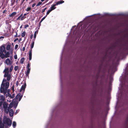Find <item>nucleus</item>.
Wrapping results in <instances>:
<instances>
[{
  "label": "nucleus",
  "instance_id": "6e6552de",
  "mask_svg": "<svg viewBox=\"0 0 128 128\" xmlns=\"http://www.w3.org/2000/svg\"><path fill=\"white\" fill-rule=\"evenodd\" d=\"M6 80H5L3 79L2 81V84H3L4 85V87L6 86V89H7L9 86V83L8 82H6L5 83H4L3 82H6Z\"/></svg>",
  "mask_w": 128,
  "mask_h": 128
},
{
  "label": "nucleus",
  "instance_id": "4d7b16f0",
  "mask_svg": "<svg viewBox=\"0 0 128 128\" xmlns=\"http://www.w3.org/2000/svg\"><path fill=\"white\" fill-rule=\"evenodd\" d=\"M34 0H32L30 2V4L32 2H33Z\"/></svg>",
  "mask_w": 128,
  "mask_h": 128
},
{
  "label": "nucleus",
  "instance_id": "a211bd4d",
  "mask_svg": "<svg viewBox=\"0 0 128 128\" xmlns=\"http://www.w3.org/2000/svg\"><path fill=\"white\" fill-rule=\"evenodd\" d=\"M33 41H32V42L31 44V49L32 50V48H33L34 44V40H33Z\"/></svg>",
  "mask_w": 128,
  "mask_h": 128
},
{
  "label": "nucleus",
  "instance_id": "3c124183",
  "mask_svg": "<svg viewBox=\"0 0 128 128\" xmlns=\"http://www.w3.org/2000/svg\"><path fill=\"white\" fill-rule=\"evenodd\" d=\"M25 0H23L22 2V3H21V5L24 2V1H25Z\"/></svg>",
  "mask_w": 128,
  "mask_h": 128
},
{
  "label": "nucleus",
  "instance_id": "bf43d9fd",
  "mask_svg": "<svg viewBox=\"0 0 128 128\" xmlns=\"http://www.w3.org/2000/svg\"><path fill=\"white\" fill-rule=\"evenodd\" d=\"M22 14L19 16L20 17H22Z\"/></svg>",
  "mask_w": 128,
  "mask_h": 128
},
{
  "label": "nucleus",
  "instance_id": "9b49d317",
  "mask_svg": "<svg viewBox=\"0 0 128 128\" xmlns=\"http://www.w3.org/2000/svg\"><path fill=\"white\" fill-rule=\"evenodd\" d=\"M8 112H9V114L10 117H12L13 116L14 112L12 109H10V110H9Z\"/></svg>",
  "mask_w": 128,
  "mask_h": 128
},
{
  "label": "nucleus",
  "instance_id": "c9c22d12",
  "mask_svg": "<svg viewBox=\"0 0 128 128\" xmlns=\"http://www.w3.org/2000/svg\"><path fill=\"white\" fill-rule=\"evenodd\" d=\"M126 126H127L128 124V119L126 118Z\"/></svg>",
  "mask_w": 128,
  "mask_h": 128
},
{
  "label": "nucleus",
  "instance_id": "0eeeda50",
  "mask_svg": "<svg viewBox=\"0 0 128 128\" xmlns=\"http://www.w3.org/2000/svg\"><path fill=\"white\" fill-rule=\"evenodd\" d=\"M26 83L25 84L22 86L20 89V92H21L22 91V90H23V91L22 92V93H23V94L24 93V91H25V88H26Z\"/></svg>",
  "mask_w": 128,
  "mask_h": 128
},
{
  "label": "nucleus",
  "instance_id": "f704fd0d",
  "mask_svg": "<svg viewBox=\"0 0 128 128\" xmlns=\"http://www.w3.org/2000/svg\"><path fill=\"white\" fill-rule=\"evenodd\" d=\"M26 44H25V46L24 47L22 48V51H24L25 50V48L26 46Z\"/></svg>",
  "mask_w": 128,
  "mask_h": 128
},
{
  "label": "nucleus",
  "instance_id": "b1692460",
  "mask_svg": "<svg viewBox=\"0 0 128 128\" xmlns=\"http://www.w3.org/2000/svg\"><path fill=\"white\" fill-rule=\"evenodd\" d=\"M15 0H12L11 1V6H12L14 4Z\"/></svg>",
  "mask_w": 128,
  "mask_h": 128
},
{
  "label": "nucleus",
  "instance_id": "6e6d98bb",
  "mask_svg": "<svg viewBox=\"0 0 128 128\" xmlns=\"http://www.w3.org/2000/svg\"><path fill=\"white\" fill-rule=\"evenodd\" d=\"M12 90L13 91H14V86H12Z\"/></svg>",
  "mask_w": 128,
  "mask_h": 128
},
{
  "label": "nucleus",
  "instance_id": "7ed1b4c3",
  "mask_svg": "<svg viewBox=\"0 0 128 128\" xmlns=\"http://www.w3.org/2000/svg\"><path fill=\"white\" fill-rule=\"evenodd\" d=\"M8 104L6 102H4L3 104V107L4 110H5V113L8 114V112L9 110L7 106Z\"/></svg>",
  "mask_w": 128,
  "mask_h": 128
},
{
  "label": "nucleus",
  "instance_id": "2f4dec72",
  "mask_svg": "<svg viewBox=\"0 0 128 128\" xmlns=\"http://www.w3.org/2000/svg\"><path fill=\"white\" fill-rule=\"evenodd\" d=\"M18 68V66H15L14 67V69L16 71Z\"/></svg>",
  "mask_w": 128,
  "mask_h": 128
},
{
  "label": "nucleus",
  "instance_id": "6ab92c4d",
  "mask_svg": "<svg viewBox=\"0 0 128 128\" xmlns=\"http://www.w3.org/2000/svg\"><path fill=\"white\" fill-rule=\"evenodd\" d=\"M12 126L14 128H15L16 126V123L14 121L12 123Z\"/></svg>",
  "mask_w": 128,
  "mask_h": 128
},
{
  "label": "nucleus",
  "instance_id": "69168bd1",
  "mask_svg": "<svg viewBox=\"0 0 128 128\" xmlns=\"http://www.w3.org/2000/svg\"><path fill=\"white\" fill-rule=\"evenodd\" d=\"M12 58V56H10V59H11V58Z\"/></svg>",
  "mask_w": 128,
  "mask_h": 128
},
{
  "label": "nucleus",
  "instance_id": "bb28decb",
  "mask_svg": "<svg viewBox=\"0 0 128 128\" xmlns=\"http://www.w3.org/2000/svg\"><path fill=\"white\" fill-rule=\"evenodd\" d=\"M26 34L25 31L23 32L21 34V36L22 37H24L25 36Z\"/></svg>",
  "mask_w": 128,
  "mask_h": 128
},
{
  "label": "nucleus",
  "instance_id": "e433bc0d",
  "mask_svg": "<svg viewBox=\"0 0 128 128\" xmlns=\"http://www.w3.org/2000/svg\"><path fill=\"white\" fill-rule=\"evenodd\" d=\"M18 105L17 104H14V107L15 109L16 108Z\"/></svg>",
  "mask_w": 128,
  "mask_h": 128
},
{
  "label": "nucleus",
  "instance_id": "4be33fe9",
  "mask_svg": "<svg viewBox=\"0 0 128 128\" xmlns=\"http://www.w3.org/2000/svg\"><path fill=\"white\" fill-rule=\"evenodd\" d=\"M3 55L4 56V54L0 52V57H1L2 59H3Z\"/></svg>",
  "mask_w": 128,
  "mask_h": 128
},
{
  "label": "nucleus",
  "instance_id": "ea45409f",
  "mask_svg": "<svg viewBox=\"0 0 128 128\" xmlns=\"http://www.w3.org/2000/svg\"><path fill=\"white\" fill-rule=\"evenodd\" d=\"M29 26V25L28 24H26L25 25V26L24 27V28H26L28 27Z\"/></svg>",
  "mask_w": 128,
  "mask_h": 128
},
{
  "label": "nucleus",
  "instance_id": "412c9836",
  "mask_svg": "<svg viewBox=\"0 0 128 128\" xmlns=\"http://www.w3.org/2000/svg\"><path fill=\"white\" fill-rule=\"evenodd\" d=\"M38 32V31L37 30L35 32L34 34V37L35 39L36 37V34H37ZM35 39H34V40H35Z\"/></svg>",
  "mask_w": 128,
  "mask_h": 128
},
{
  "label": "nucleus",
  "instance_id": "c756f323",
  "mask_svg": "<svg viewBox=\"0 0 128 128\" xmlns=\"http://www.w3.org/2000/svg\"><path fill=\"white\" fill-rule=\"evenodd\" d=\"M26 17L24 16H23L20 19V20H22L24 19L25 18H26Z\"/></svg>",
  "mask_w": 128,
  "mask_h": 128
},
{
  "label": "nucleus",
  "instance_id": "f03ea898",
  "mask_svg": "<svg viewBox=\"0 0 128 128\" xmlns=\"http://www.w3.org/2000/svg\"><path fill=\"white\" fill-rule=\"evenodd\" d=\"M64 2V1L63 0H60L56 4H53L51 7L50 9L52 11L56 8V7H55L56 5L62 4Z\"/></svg>",
  "mask_w": 128,
  "mask_h": 128
},
{
  "label": "nucleus",
  "instance_id": "dca6fc26",
  "mask_svg": "<svg viewBox=\"0 0 128 128\" xmlns=\"http://www.w3.org/2000/svg\"><path fill=\"white\" fill-rule=\"evenodd\" d=\"M4 72L6 74H8L9 70L8 68H5L4 70Z\"/></svg>",
  "mask_w": 128,
  "mask_h": 128
},
{
  "label": "nucleus",
  "instance_id": "49530a36",
  "mask_svg": "<svg viewBox=\"0 0 128 128\" xmlns=\"http://www.w3.org/2000/svg\"><path fill=\"white\" fill-rule=\"evenodd\" d=\"M36 5V3H34V4H33L32 5V8H33L34 7V6H35V5Z\"/></svg>",
  "mask_w": 128,
  "mask_h": 128
},
{
  "label": "nucleus",
  "instance_id": "a878e982",
  "mask_svg": "<svg viewBox=\"0 0 128 128\" xmlns=\"http://www.w3.org/2000/svg\"><path fill=\"white\" fill-rule=\"evenodd\" d=\"M46 16H47V15H46L43 18H42V19L41 20H40V24L43 21V20H44L45 19V18H46Z\"/></svg>",
  "mask_w": 128,
  "mask_h": 128
},
{
  "label": "nucleus",
  "instance_id": "7c9ffc66",
  "mask_svg": "<svg viewBox=\"0 0 128 128\" xmlns=\"http://www.w3.org/2000/svg\"><path fill=\"white\" fill-rule=\"evenodd\" d=\"M52 11L50 10H48V11L46 12V15L47 16L48 15V14L50 12Z\"/></svg>",
  "mask_w": 128,
  "mask_h": 128
},
{
  "label": "nucleus",
  "instance_id": "79ce46f5",
  "mask_svg": "<svg viewBox=\"0 0 128 128\" xmlns=\"http://www.w3.org/2000/svg\"><path fill=\"white\" fill-rule=\"evenodd\" d=\"M19 110H16V112L14 113V114L16 115V114L19 112Z\"/></svg>",
  "mask_w": 128,
  "mask_h": 128
},
{
  "label": "nucleus",
  "instance_id": "2eb2a0df",
  "mask_svg": "<svg viewBox=\"0 0 128 128\" xmlns=\"http://www.w3.org/2000/svg\"><path fill=\"white\" fill-rule=\"evenodd\" d=\"M30 68H28V69H27V70L26 71V76H28V75L30 73Z\"/></svg>",
  "mask_w": 128,
  "mask_h": 128
},
{
  "label": "nucleus",
  "instance_id": "58836bf2",
  "mask_svg": "<svg viewBox=\"0 0 128 128\" xmlns=\"http://www.w3.org/2000/svg\"><path fill=\"white\" fill-rule=\"evenodd\" d=\"M126 72L127 74H128V65L126 68Z\"/></svg>",
  "mask_w": 128,
  "mask_h": 128
},
{
  "label": "nucleus",
  "instance_id": "052dcab7",
  "mask_svg": "<svg viewBox=\"0 0 128 128\" xmlns=\"http://www.w3.org/2000/svg\"><path fill=\"white\" fill-rule=\"evenodd\" d=\"M46 9H47V8H44V10H45Z\"/></svg>",
  "mask_w": 128,
  "mask_h": 128
},
{
  "label": "nucleus",
  "instance_id": "5fc2aeb1",
  "mask_svg": "<svg viewBox=\"0 0 128 128\" xmlns=\"http://www.w3.org/2000/svg\"><path fill=\"white\" fill-rule=\"evenodd\" d=\"M33 36V35H32L31 36V37H30V38L31 39H32V38Z\"/></svg>",
  "mask_w": 128,
  "mask_h": 128
},
{
  "label": "nucleus",
  "instance_id": "393cba45",
  "mask_svg": "<svg viewBox=\"0 0 128 128\" xmlns=\"http://www.w3.org/2000/svg\"><path fill=\"white\" fill-rule=\"evenodd\" d=\"M31 8L30 7H28L25 10L26 12H28L31 10Z\"/></svg>",
  "mask_w": 128,
  "mask_h": 128
},
{
  "label": "nucleus",
  "instance_id": "aec40b11",
  "mask_svg": "<svg viewBox=\"0 0 128 128\" xmlns=\"http://www.w3.org/2000/svg\"><path fill=\"white\" fill-rule=\"evenodd\" d=\"M24 60H25V58H22L20 60V63L21 64H23Z\"/></svg>",
  "mask_w": 128,
  "mask_h": 128
},
{
  "label": "nucleus",
  "instance_id": "4468645a",
  "mask_svg": "<svg viewBox=\"0 0 128 128\" xmlns=\"http://www.w3.org/2000/svg\"><path fill=\"white\" fill-rule=\"evenodd\" d=\"M6 76H5V77H7V80L9 81L10 79L11 75L10 74H6Z\"/></svg>",
  "mask_w": 128,
  "mask_h": 128
},
{
  "label": "nucleus",
  "instance_id": "338daca9",
  "mask_svg": "<svg viewBox=\"0 0 128 128\" xmlns=\"http://www.w3.org/2000/svg\"><path fill=\"white\" fill-rule=\"evenodd\" d=\"M40 22L39 23V26H40Z\"/></svg>",
  "mask_w": 128,
  "mask_h": 128
},
{
  "label": "nucleus",
  "instance_id": "5701e85b",
  "mask_svg": "<svg viewBox=\"0 0 128 128\" xmlns=\"http://www.w3.org/2000/svg\"><path fill=\"white\" fill-rule=\"evenodd\" d=\"M12 106L13 104L12 103H10L9 105V107H8L9 110L11 108H12Z\"/></svg>",
  "mask_w": 128,
  "mask_h": 128
},
{
  "label": "nucleus",
  "instance_id": "cd10ccee",
  "mask_svg": "<svg viewBox=\"0 0 128 128\" xmlns=\"http://www.w3.org/2000/svg\"><path fill=\"white\" fill-rule=\"evenodd\" d=\"M13 66L12 65L10 67V69L9 71L10 72H11L12 71L13 69Z\"/></svg>",
  "mask_w": 128,
  "mask_h": 128
},
{
  "label": "nucleus",
  "instance_id": "473e14b6",
  "mask_svg": "<svg viewBox=\"0 0 128 128\" xmlns=\"http://www.w3.org/2000/svg\"><path fill=\"white\" fill-rule=\"evenodd\" d=\"M4 98L3 96L2 95H0V100H2Z\"/></svg>",
  "mask_w": 128,
  "mask_h": 128
},
{
  "label": "nucleus",
  "instance_id": "ddd939ff",
  "mask_svg": "<svg viewBox=\"0 0 128 128\" xmlns=\"http://www.w3.org/2000/svg\"><path fill=\"white\" fill-rule=\"evenodd\" d=\"M16 14L17 13L16 12H14L10 14V15L9 16L10 17L12 18L14 16L16 15Z\"/></svg>",
  "mask_w": 128,
  "mask_h": 128
},
{
  "label": "nucleus",
  "instance_id": "c85d7f7f",
  "mask_svg": "<svg viewBox=\"0 0 128 128\" xmlns=\"http://www.w3.org/2000/svg\"><path fill=\"white\" fill-rule=\"evenodd\" d=\"M15 94H12V95L10 94V98H13Z\"/></svg>",
  "mask_w": 128,
  "mask_h": 128
},
{
  "label": "nucleus",
  "instance_id": "09e8293b",
  "mask_svg": "<svg viewBox=\"0 0 128 128\" xmlns=\"http://www.w3.org/2000/svg\"><path fill=\"white\" fill-rule=\"evenodd\" d=\"M7 10H5L3 11V13L4 14V13H6V12H7Z\"/></svg>",
  "mask_w": 128,
  "mask_h": 128
},
{
  "label": "nucleus",
  "instance_id": "13d9d810",
  "mask_svg": "<svg viewBox=\"0 0 128 128\" xmlns=\"http://www.w3.org/2000/svg\"><path fill=\"white\" fill-rule=\"evenodd\" d=\"M18 82L17 81L16 82V84L17 85V86H18Z\"/></svg>",
  "mask_w": 128,
  "mask_h": 128
},
{
  "label": "nucleus",
  "instance_id": "a18cd8bd",
  "mask_svg": "<svg viewBox=\"0 0 128 128\" xmlns=\"http://www.w3.org/2000/svg\"><path fill=\"white\" fill-rule=\"evenodd\" d=\"M20 17L19 16L17 18H16V20H20Z\"/></svg>",
  "mask_w": 128,
  "mask_h": 128
},
{
  "label": "nucleus",
  "instance_id": "680f3d73",
  "mask_svg": "<svg viewBox=\"0 0 128 128\" xmlns=\"http://www.w3.org/2000/svg\"><path fill=\"white\" fill-rule=\"evenodd\" d=\"M45 0H41V2H44V1Z\"/></svg>",
  "mask_w": 128,
  "mask_h": 128
},
{
  "label": "nucleus",
  "instance_id": "72a5a7b5",
  "mask_svg": "<svg viewBox=\"0 0 128 128\" xmlns=\"http://www.w3.org/2000/svg\"><path fill=\"white\" fill-rule=\"evenodd\" d=\"M42 3V2H39L36 5V6H40V5Z\"/></svg>",
  "mask_w": 128,
  "mask_h": 128
},
{
  "label": "nucleus",
  "instance_id": "39448f33",
  "mask_svg": "<svg viewBox=\"0 0 128 128\" xmlns=\"http://www.w3.org/2000/svg\"><path fill=\"white\" fill-rule=\"evenodd\" d=\"M23 95V93H22L21 94L20 93L18 94L15 97L16 100H18L19 98L18 101H20Z\"/></svg>",
  "mask_w": 128,
  "mask_h": 128
},
{
  "label": "nucleus",
  "instance_id": "de8ad7c7",
  "mask_svg": "<svg viewBox=\"0 0 128 128\" xmlns=\"http://www.w3.org/2000/svg\"><path fill=\"white\" fill-rule=\"evenodd\" d=\"M18 40V38H16L15 39L14 41V42H15L16 40Z\"/></svg>",
  "mask_w": 128,
  "mask_h": 128
},
{
  "label": "nucleus",
  "instance_id": "e2e57ef3",
  "mask_svg": "<svg viewBox=\"0 0 128 128\" xmlns=\"http://www.w3.org/2000/svg\"><path fill=\"white\" fill-rule=\"evenodd\" d=\"M6 74H5L4 75V77H5V76H6Z\"/></svg>",
  "mask_w": 128,
  "mask_h": 128
},
{
  "label": "nucleus",
  "instance_id": "774afa93",
  "mask_svg": "<svg viewBox=\"0 0 128 128\" xmlns=\"http://www.w3.org/2000/svg\"><path fill=\"white\" fill-rule=\"evenodd\" d=\"M1 24H0V27H1Z\"/></svg>",
  "mask_w": 128,
  "mask_h": 128
},
{
  "label": "nucleus",
  "instance_id": "0e129e2a",
  "mask_svg": "<svg viewBox=\"0 0 128 128\" xmlns=\"http://www.w3.org/2000/svg\"><path fill=\"white\" fill-rule=\"evenodd\" d=\"M49 0H46V1L45 2H47Z\"/></svg>",
  "mask_w": 128,
  "mask_h": 128
},
{
  "label": "nucleus",
  "instance_id": "9d476101",
  "mask_svg": "<svg viewBox=\"0 0 128 128\" xmlns=\"http://www.w3.org/2000/svg\"><path fill=\"white\" fill-rule=\"evenodd\" d=\"M5 54H4V56L3 55V59L5 58H8L10 57V53L9 52H6V53H4Z\"/></svg>",
  "mask_w": 128,
  "mask_h": 128
},
{
  "label": "nucleus",
  "instance_id": "37998d69",
  "mask_svg": "<svg viewBox=\"0 0 128 128\" xmlns=\"http://www.w3.org/2000/svg\"><path fill=\"white\" fill-rule=\"evenodd\" d=\"M14 58L15 59H16L17 58V56L16 54L14 56Z\"/></svg>",
  "mask_w": 128,
  "mask_h": 128
},
{
  "label": "nucleus",
  "instance_id": "c03bdc74",
  "mask_svg": "<svg viewBox=\"0 0 128 128\" xmlns=\"http://www.w3.org/2000/svg\"><path fill=\"white\" fill-rule=\"evenodd\" d=\"M15 32L16 33V34L14 36V37H19V36H17V32Z\"/></svg>",
  "mask_w": 128,
  "mask_h": 128
},
{
  "label": "nucleus",
  "instance_id": "4c0bfd02",
  "mask_svg": "<svg viewBox=\"0 0 128 128\" xmlns=\"http://www.w3.org/2000/svg\"><path fill=\"white\" fill-rule=\"evenodd\" d=\"M30 64L29 63H28V64L27 67V69H28V68H30Z\"/></svg>",
  "mask_w": 128,
  "mask_h": 128
},
{
  "label": "nucleus",
  "instance_id": "603ef678",
  "mask_svg": "<svg viewBox=\"0 0 128 128\" xmlns=\"http://www.w3.org/2000/svg\"><path fill=\"white\" fill-rule=\"evenodd\" d=\"M45 10H44L43 9V10H42V13H43L44 12H45Z\"/></svg>",
  "mask_w": 128,
  "mask_h": 128
},
{
  "label": "nucleus",
  "instance_id": "f257e3e1",
  "mask_svg": "<svg viewBox=\"0 0 128 128\" xmlns=\"http://www.w3.org/2000/svg\"><path fill=\"white\" fill-rule=\"evenodd\" d=\"M12 121L9 118H6L4 119L3 123L0 121V128H8L11 125Z\"/></svg>",
  "mask_w": 128,
  "mask_h": 128
},
{
  "label": "nucleus",
  "instance_id": "864d4df0",
  "mask_svg": "<svg viewBox=\"0 0 128 128\" xmlns=\"http://www.w3.org/2000/svg\"><path fill=\"white\" fill-rule=\"evenodd\" d=\"M4 38V37L3 36H1L0 37V39H1L2 38Z\"/></svg>",
  "mask_w": 128,
  "mask_h": 128
},
{
  "label": "nucleus",
  "instance_id": "f8f14e48",
  "mask_svg": "<svg viewBox=\"0 0 128 128\" xmlns=\"http://www.w3.org/2000/svg\"><path fill=\"white\" fill-rule=\"evenodd\" d=\"M32 49H30V50L29 53V60H31L32 59Z\"/></svg>",
  "mask_w": 128,
  "mask_h": 128
},
{
  "label": "nucleus",
  "instance_id": "f3484780",
  "mask_svg": "<svg viewBox=\"0 0 128 128\" xmlns=\"http://www.w3.org/2000/svg\"><path fill=\"white\" fill-rule=\"evenodd\" d=\"M11 47L10 44H8L7 45L6 47V49L7 50H9Z\"/></svg>",
  "mask_w": 128,
  "mask_h": 128
},
{
  "label": "nucleus",
  "instance_id": "8fccbe9b",
  "mask_svg": "<svg viewBox=\"0 0 128 128\" xmlns=\"http://www.w3.org/2000/svg\"><path fill=\"white\" fill-rule=\"evenodd\" d=\"M28 14V13H25L24 14V16H25L27 14Z\"/></svg>",
  "mask_w": 128,
  "mask_h": 128
},
{
  "label": "nucleus",
  "instance_id": "a19ab883",
  "mask_svg": "<svg viewBox=\"0 0 128 128\" xmlns=\"http://www.w3.org/2000/svg\"><path fill=\"white\" fill-rule=\"evenodd\" d=\"M18 44H16L15 46V49H17L18 48Z\"/></svg>",
  "mask_w": 128,
  "mask_h": 128
},
{
  "label": "nucleus",
  "instance_id": "423d86ee",
  "mask_svg": "<svg viewBox=\"0 0 128 128\" xmlns=\"http://www.w3.org/2000/svg\"><path fill=\"white\" fill-rule=\"evenodd\" d=\"M4 85L3 84H2L0 88V92L1 93L4 92V94L6 93V90L4 89Z\"/></svg>",
  "mask_w": 128,
  "mask_h": 128
},
{
  "label": "nucleus",
  "instance_id": "20e7f679",
  "mask_svg": "<svg viewBox=\"0 0 128 128\" xmlns=\"http://www.w3.org/2000/svg\"><path fill=\"white\" fill-rule=\"evenodd\" d=\"M0 52L2 53H6V50L5 44L2 45L0 46Z\"/></svg>",
  "mask_w": 128,
  "mask_h": 128
},
{
  "label": "nucleus",
  "instance_id": "1a4fd4ad",
  "mask_svg": "<svg viewBox=\"0 0 128 128\" xmlns=\"http://www.w3.org/2000/svg\"><path fill=\"white\" fill-rule=\"evenodd\" d=\"M5 63L8 65H11L12 64V62L10 60L9 58H7L5 61Z\"/></svg>",
  "mask_w": 128,
  "mask_h": 128
}]
</instances>
